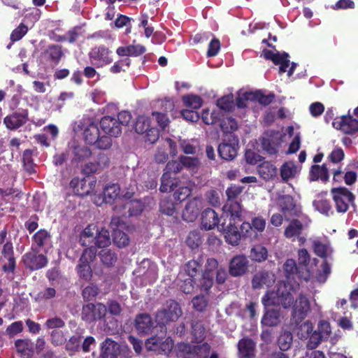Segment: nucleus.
I'll list each match as a JSON object with an SVG mask.
<instances>
[{"label":"nucleus","mask_w":358,"mask_h":358,"mask_svg":"<svg viewBox=\"0 0 358 358\" xmlns=\"http://www.w3.org/2000/svg\"><path fill=\"white\" fill-rule=\"evenodd\" d=\"M293 302L294 297L285 285L283 288H278L276 292H266L262 298L264 308L281 305L284 308H288Z\"/></svg>","instance_id":"f257e3e1"},{"label":"nucleus","mask_w":358,"mask_h":358,"mask_svg":"<svg viewBox=\"0 0 358 358\" xmlns=\"http://www.w3.org/2000/svg\"><path fill=\"white\" fill-rule=\"evenodd\" d=\"M331 194L336 210L338 213H346L350 206L353 208L354 211H356L355 196L348 188L345 187H334L331 189Z\"/></svg>","instance_id":"f03ea898"},{"label":"nucleus","mask_w":358,"mask_h":358,"mask_svg":"<svg viewBox=\"0 0 358 358\" xmlns=\"http://www.w3.org/2000/svg\"><path fill=\"white\" fill-rule=\"evenodd\" d=\"M182 315L179 303L173 299L166 301V307L159 310L155 315L156 322L165 326L171 322H174Z\"/></svg>","instance_id":"7ed1b4c3"},{"label":"nucleus","mask_w":358,"mask_h":358,"mask_svg":"<svg viewBox=\"0 0 358 358\" xmlns=\"http://www.w3.org/2000/svg\"><path fill=\"white\" fill-rule=\"evenodd\" d=\"M113 52L104 45H96L90 49L88 58L90 64L96 68H102L113 62Z\"/></svg>","instance_id":"20e7f679"},{"label":"nucleus","mask_w":358,"mask_h":358,"mask_svg":"<svg viewBox=\"0 0 358 358\" xmlns=\"http://www.w3.org/2000/svg\"><path fill=\"white\" fill-rule=\"evenodd\" d=\"M96 255V249L94 247L85 248L79 259V263L76 266L78 274L80 278L88 281L92 277V270L90 262H93Z\"/></svg>","instance_id":"39448f33"},{"label":"nucleus","mask_w":358,"mask_h":358,"mask_svg":"<svg viewBox=\"0 0 358 358\" xmlns=\"http://www.w3.org/2000/svg\"><path fill=\"white\" fill-rule=\"evenodd\" d=\"M145 345L147 350L153 351L157 355H169L173 349V341L171 337L153 336L146 340Z\"/></svg>","instance_id":"423d86ee"},{"label":"nucleus","mask_w":358,"mask_h":358,"mask_svg":"<svg viewBox=\"0 0 358 358\" xmlns=\"http://www.w3.org/2000/svg\"><path fill=\"white\" fill-rule=\"evenodd\" d=\"M259 141L263 151L268 155H276L282 142L281 135L275 130L266 131Z\"/></svg>","instance_id":"0eeeda50"},{"label":"nucleus","mask_w":358,"mask_h":358,"mask_svg":"<svg viewBox=\"0 0 358 358\" xmlns=\"http://www.w3.org/2000/svg\"><path fill=\"white\" fill-rule=\"evenodd\" d=\"M266 220L262 216H257L252 219L251 222H244L241 225L243 236L249 241L257 239L259 234L262 233L266 227Z\"/></svg>","instance_id":"6e6552de"},{"label":"nucleus","mask_w":358,"mask_h":358,"mask_svg":"<svg viewBox=\"0 0 358 358\" xmlns=\"http://www.w3.org/2000/svg\"><path fill=\"white\" fill-rule=\"evenodd\" d=\"M310 310V305L308 299L304 294H299L295 302H293L292 310V322L299 325L306 317Z\"/></svg>","instance_id":"1a4fd4ad"},{"label":"nucleus","mask_w":358,"mask_h":358,"mask_svg":"<svg viewBox=\"0 0 358 358\" xmlns=\"http://www.w3.org/2000/svg\"><path fill=\"white\" fill-rule=\"evenodd\" d=\"M107 312L106 306L101 303H87L82 308V320L86 322L91 323L105 317Z\"/></svg>","instance_id":"9d476101"},{"label":"nucleus","mask_w":358,"mask_h":358,"mask_svg":"<svg viewBox=\"0 0 358 358\" xmlns=\"http://www.w3.org/2000/svg\"><path fill=\"white\" fill-rule=\"evenodd\" d=\"M40 251L31 248V250L22 256V262L27 268L30 271H36L47 266L48 258L45 255L40 254Z\"/></svg>","instance_id":"9b49d317"},{"label":"nucleus","mask_w":358,"mask_h":358,"mask_svg":"<svg viewBox=\"0 0 358 358\" xmlns=\"http://www.w3.org/2000/svg\"><path fill=\"white\" fill-rule=\"evenodd\" d=\"M210 345L208 343L200 345H191L188 343L181 342L176 345V352L178 357H187L186 355H195L201 356V353L209 354Z\"/></svg>","instance_id":"f8f14e48"},{"label":"nucleus","mask_w":358,"mask_h":358,"mask_svg":"<svg viewBox=\"0 0 358 358\" xmlns=\"http://www.w3.org/2000/svg\"><path fill=\"white\" fill-rule=\"evenodd\" d=\"M332 125L334 128L345 134L353 135L358 132V120L350 114V110L348 115L335 118Z\"/></svg>","instance_id":"ddd939ff"},{"label":"nucleus","mask_w":358,"mask_h":358,"mask_svg":"<svg viewBox=\"0 0 358 358\" xmlns=\"http://www.w3.org/2000/svg\"><path fill=\"white\" fill-rule=\"evenodd\" d=\"M236 224V222L231 220L227 225L225 222H222L220 227H218V230L223 231L226 242L231 245H238L241 238L248 239L243 236L242 229L240 228L238 230Z\"/></svg>","instance_id":"4468645a"},{"label":"nucleus","mask_w":358,"mask_h":358,"mask_svg":"<svg viewBox=\"0 0 358 358\" xmlns=\"http://www.w3.org/2000/svg\"><path fill=\"white\" fill-rule=\"evenodd\" d=\"M250 262L244 255L233 257L229 263V273L231 276L241 277L249 272Z\"/></svg>","instance_id":"2eb2a0df"},{"label":"nucleus","mask_w":358,"mask_h":358,"mask_svg":"<svg viewBox=\"0 0 358 358\" xmlns=\"http://www.w3.org/2000/svg\"><path fill=\"white\" fill-rule=\"evenodd\" d=\"M96 181L90 178H83L80 179L78 177L72 178L70 186L73 192L80 196H85L92 193L95 188Z\"/></svg>","instance_id":"dca6fc26"},{"label":"nucleus","mask_w":358,"mask_h":358,"mask_svg":"<svg viewBox=\"0 0 358 358\" xmlns=\"http://www.w3.org/2000/svg\"><path fill=\"white\" fill-rule=\"evenodd\" d=\"M29 120L28 110L15 111L6 116L3 124L9 130H17L24 126Z\"/></svg>","instance_id":"f3484780"},{"label":"nucleus","mask_w":358,"mask_h":358,"mask_svg":"<svg viewBox=\"0 0 358 358\" xmlns=\"http://www.w3.org/2000/svg\"><path fill=\"white\" fill-rule=\"evenodd\" d=\"M100 127L102 131L112 137H118L122 134V127L120 122L114 117L106 115L100 120Z\"/></svg>","instance_id":"a211bd4d"},{"label":"nucleus","mask_w":358,"mask_h":358,"mask_svg":"<svg viewBox=\"0 0 358 358\" xmlns=\"http://www.w3.org/2000/svg\"><path fill=\"white\" fill-rule=\"evenodd\" d=\"M120 218L113 217L110 222V227L113 230V241L115 245L118 248H122L129 245L130 240L128 235L119 229L120 225Z\"/></svg>","instance_id":"6ab92c4d"},{"label":"nucleus","mask_w":358,"mask_h":358,"mask_svg":"<svg viewBox=\"0 0 358 358\" xmlns=\"http://www.w3.org/2000/svg\"><path fill=\"white\" fill-rule=\"evenodd\" d=\"M238 150V140L235 141L234 138L233 141H223L220 143L217 148V152L222 159L231 161L237 156Z\"/></svg>","instance_id":"aec40b11"},{"label":"nucleus","mask_w":358,"mask_h":358,"mask_svg":"<svg viewBox=\"0 0 358 358\" xmlns=\"http://www.w3.org/2000/svg\"><path fill=\"white\" fill-rule=\"evenodd\" d=\"M222 218L218 217V214L212 208H208L201 213V228L208 231L215 227H220V220Z\"/></svg>","instance_id":"412c9836"},{"label":"nucleus","mask_w":358,"mask_h":358,"mask_svg":"<svg viewBox=\"0 0 358 358\" xmlns=\"http://www.w3.org/2000/svg\"><path fill=\"white\" fill-rule=\"evenodd\" d=\"M154 322L148 313H140L135 318V328L139 335H147L152 333Z\"/></svg>","instance_id":"4be33fe9"},{"label":"nucleus","mask_w":358,"mask_h":358,"mask_svg":"<svg viewBox=\"0 0 358 358\" xmlns=\"http://www.w3.org/2000/svg\"><path fill=\"white\" fill-rule=\"evenodd\" d=\"M238 358H255L256 343L249 337H243L237 344Z\"/></svg>","instance_id":"5701e85b"},{"label":"nucleus","mask_w":358,"mask_h":358,"mask_svg":"<svg viewBox=\"0 0 358 358\" xmlns=\"http://www.w3.org/2000/svg\"><path fill=\"white\" fill-rule=\"evenodd\" d=\"M201 201L194 197L189 200L182 213V219L187 222H194L198 217L201 210Z\"/></svg>","instance_id":"b1692460"},{"label":"nucleus","mask_w":358,"mask_h":358,"mask_svg":"<svg viewBox=\"0 0 358 358\" xmlns=\"http://www.w3.org/2000/svg\"><path fill=\"white\" fill-rule=\"evenodd\" d=\"M162 106L164 107V110L163 112L153 111L152 115L155 118L158 126L164 130L169 123L167 113L173 110L174 104L170 100H165L162 102Z\"/></svg>","instance_id":"393cba45"},{"label":"nucleus","mask_w":358,"mask_h":358,"mask_svg":"<svg viewBox=\"0 0 358 358\" xmlns=\"http://www.w3.org/2000/svg\"><path fill=\"white\" fill-rule=\"evenodd\" d=\"M120 354V345L110 338H107L101 346V358H117Z\"/></svg>","instance_id":"a878e982"},{"label":"nucleus","mask_w":358,"mask_h":358,"mask_svg":"<svg viewBox=\"0 0 358 358\" xmlns=\"http://www.w3.org/2000/svg\"><path fill=\"white\" fill-rule=\"evenodd\" d=\"M51 238L52 236L49 231L45 229H41L33 235L31 248L41 250L50 243Z\"/></svg>","instance_id":"bb28decb"},{"label":"nucleus","mask_w":358,"mask_h":358,"mask_svg":"<svg viewBox=\"0 0 358 358\" xmlns=\"http://www.w3.org/2000/svg\"><path fill=\"white\" fill-rule=\"evenodd\" d=\"M301 327L306 330L307 336L311 334L307 343V348L310 350L315 349L320 344L323 335L317 331L313 332V327L310 321L305 322Z\"/></svg>","instance_id":"cd10ccee"},{"label":"nucleus","mask_w":358,"mask_h":358,"mask_svg":"<svg viewBox=\"0 0 358 358\" xmlns=\"http://www.w3.org/2000/svg\"><path fill=\"white\" fill-rule=\"evenodd\" d=\"M223 210L230 216L229 221L237 222L242 220V208L239 202L236 201H227L223 206Z\"/></svg>","instance_id":"c85d7f7f"},{"label":"nucleus","mask_w":358,"mask_h":358,"mask_svg":"<svg viewBox=\"0 0 358 358\" xmlns=\"http://www.w3.org/2000/svg\"><path fill=\"white\" fill-rule=\"evenodd\" d=\"M15 346L21 358H32L34 353V343L29 339H17Z\"/></svg>","instance_id":"c756f323"},{"label":"nucleus","mask_w":358,"mask_h":358,"mask_svg":"<svg viewBox=\"0 0 358 358\" xmlns=\"http://www.w3.org/2000/svg\"><path fill=\"white\" fill-rule=\"evenodd\" d=\"M46 59L55 65H57L64 56L62 46L56 44H52L48 46L43 52Z\"/></svg>","instance_id":"7c9ffc66"},{"label":"nucleus","mask_w":358,"mask_h":358,"mask_svg":"<svg viewBox=\"0 0 358 358\" xmlns=\"http://www.w3.org/2000/svg\"><path fill=\"white\" fill-rule=\"evenodd\" d=\"M99 135L98 124L94 122H90L84 127L83 137L86 143L93 145L94 143H96Z\"/></svg>","instance_id":"2f4dec72"},{"label":"nucleus","mask_w":358,"mask_h":358,"mask_svg":"<svg viewBox=\"0 0 358 358\" xmlns=\"http://www.w3.org/2000/svg\"><path fill=\"white\" fill-rule=\"evenodd\" d=\"M257 171L262 178L268 181L277 176L278 169L273 164L266 161L258 166Z\"/></svg>","instance_id":"473e14b6"},{"label":"nucleus","mask_w":358,"mask_h":358,"mask_svg":"<svg viewBox=\"0 0 358 358\" xmlns=\"http://www.w3.org/2000/svg\"><path fill=\"white\" fill-rule=\"evenodd\" d=\"M145 50V48L142 45H129L119 47L116 50V53L120 57H138L143 55Z\"/></svg>","instance_id":"72a5a7b5"},{"label":"nucleus","mask_w":358,"mask_h":358,"mask_svg":"<svg viewBox=\"0 0 358 358\" xmlns=\"http://www.w3.org/2000/svg\"><path fill=\"white\" fill-rule=\"evenodd\" d=\"M281 313L280 310L269 309L265 311L261 323L266 327H276L280 323Z\"/></svg>","instance_id":"f704fd0d"},{"label":"nucleus","mask_w":358,"mask_h":358,"mask_svg":"<svg viewBox=\"0 0 358 358\" xmlns=\"http://www.w3.org/2000/svg\"><path fill=\"white\" fill-rule=\"evenodd\" d=\"M179 182L178 178L164 172L161 178L159 190L162 192H170L178 186Z\"/></svg>","instance_id":"c9c22d12"},{"label":"nucleus","mask_w":358,"mask_h":358,"mask_svg":"<svg viewBox=\"0 0 358 358\" xmlns=\"http://www.w3.org/2000/svg\"><path fill=\"white\" fill-rule=\"evenodd\" d=\"M178 286L183 293L192 294L197 286L196 278L180 273L178 277Z\"/></svg>","instance_id":"e433bc0d"},{"label":"nucleus","mask_w":358,"mask_h":358,"mask_svg":"<svg viewBox=\"0 0 358 358\" xmlns=\"http://www.w3.org/2000/svg\"><path fill=\"white\" fill-rule=\"evenodd\" d=\"M309 177L311 181H317L320 179L323 182H327L329 180V171L326 164L313 165L310 170Z\"/></svg>","instance_id":"4c0bfd02"},{"label":"nucleus","mask_w":358,"mask_h":358,"mask_svg":"<svg viewBox=\"0 0 358 358\" xmlns=\"http://www.w3.org/2000/svg\"><path fill=\"white\" fill-rule=\"evenodd\" d=\"M279 206L285 215H296V203L292 196L287 194L280 196L279 198Z\"/></svg>","instance_id":"58836bf2"},{"label":"nucleus","mask_w":358,"mask_h":358,"mask_svg":"<svg viewBox=\"0 0 358 358\" xmlns=\"http://www.w3.org/2000/svg\"><path fill=\"white\" fill-rule=\"evenodd\" d=\"M98 256L101 263L107 267L113 266L117 260V253L108 248L101 249L99 252Z\"/></svg>","instance_id":"ea45409f"},{"label":"nucleus","mask_w":358,"mask_h":358,"mask_svg":"<svg viewBox=\"0 0 358 358\" xmlns=\"http://www.w3.org/2000/svg\"><path fill=\"white\" fill-rule=\"evenodd\" d=\"M271 282L270 274L266 271H261L255 273L251 281L252 287L254 289H259L264 285H269Z\"/></svg>","instance_id":"a19ab883"},{"label":"nucleus","mask_w":358,"mask_h":358,"mask_svg":"<svg viewBox=\"0 0 358 358\" xmlns=\"http://www.w3.org/2000/svg\"><path fill=\"white\" fill-rule=\"evenodd\" d=\"M268 250L262 245L253 246L250 250V257L255 262L262 263L268 258Z\"/></svg>","instance_id":"79ce46f5"},{"label":"nucleus","mask_w":358,"mask_h":358,"mask_svg":"<svg viewBox=\"0 0 358 358\" xmlns=\"http://www.w3.org/2000/svg\"><path fill=\"white\" fill-rule=\"evenodd\" d=\"M303 228V224L300 220L296 219L292 220L285 228L284 235L287 238L299 236L302 233Z\"/></svg>","instance_id":"37998d69"},{"label":"nucleus","mask_w":358,"mask_h":358,"mask_svg":"<svg viewBox=\"0 0 358 358\" xmlns=\"http://www.w3.org/2000/svg\"><path fill=\"white\" fill-rule=\"evenodd\" d=\"M120 187L118 184L106 186L103 189V200L106 203H112L120 196Z\"/></svg>","instance_id":"c03bdc74"},{"label":"nucleus","mask_w":358,"mask_h":358,"mask_svg":"<svg viewBox=\"0 0 358 358\" xmlns=\"http://www.w3.org/2000/svg\"><path fill=\"white\" fill-rule=\"evenodd\" d=\"M111 243L110 235L108 230L102 228L100 231H96L95 236V245L100 248H106Z\"/></svg>","instance_id":"a18cd8bd"},{"label":"nucleus","mask_w":358,"mask_h":358,"mask_svg":"<svg viewBox=\"0 0 358 358\" xmlns=\"http://www.w3.org/2000/svg\"><path fill=\"white\" fill-rule=\"evenodd\" d=\"M201 117L203 122L208 125L215 124L221 121V113L219 110H214L210 112L208 108L204 109Z\"/></svg>","instance_id":"49530a36"},{"label":"nucleus","mask_w":358,"mask_h":358,"mask_svg":"<svg viewBox=\"0 0 358 358\" xmlns=\"http://www.w3.org/2000/svg\"><path fill=\"white\" fill-rule=\"evenodd\" d=\"M123 207L128 210V215L132 217L140 215L143 210L144 206L139 200H131L126 201Z\"/></svg>","instance_id":"de8ad7c7"},{"label":"nucleus","mask_w":358,"mask_h":358,"mask_svg":"<svg viewBox=\"0 0 358 358\" xmlns=\"http://www.w3.org/2000/svg\"><path fill=\"white\" fill-rule=\"evenodd\" d=\"M201 268V262L199 259H192L185 264V275L191 278H196V276L199 274V271Z\"/></svg>","instance_id":"09e8293b"},{"label":"nucleus","mask_w":358,"mask_h":358,"mask_svg":"<svg viewBox=\"0 0 358 358\" xmlns=\"http://www.w3.org/2000/svg\"><path fill=\"white\" fill-rule=\"evenodd\" d=\"M313 205L317 211L326 216H329V215L334 213L331 203L327 199L315 200Z\"/></svg>","instance_id":"8fccbe9b"},{"label":"nucleus","mask_w":358,"mask_h":358,"mask_svg":"<svg viewBox=\"0 0 358 358\" xmlns=\"http://www.w3.org/2000/svg\"><path fill=\"white\" fill-rule=\"evenodd\" d=\"M182 102L187 108L197 110L201 107L203 100L198 95L189 94L182 96Z\"/></svg>","instance_id":"3c124183"},{"label":"nucleus","mask_w":358,"mask_h":358,"mask_svg":"<svg viewBox=\"0 0 358 358\" xmlns=\"http://www.w3.org/2000/svg\"><path fill=\"white\" fill-rule=\"evenodd\" d=\"M192 334L196 340L202 341L205 337L206 329L202 321L194 319L192 321Z\"/></svg>","instance_id":"603ef678"},{"label":"nucleus","mask_w":358,"mask_h":358,"mask_svg":"<svg viewBox=\"0 0 358 358\" xmlns=\"http://www.w3.org/2000/svg\"><path fill=\"white\" fill-rule=\"evenodd\" d=\"M150 127V119L145 115H139L136 121L134 129L136 133L143 134Z\"/></svg>","instance_id":"864d4df0"},{"label":"nucleus","mask_w":358,"mask_h":358,"mask_svg":"<svg viewBox=\"0 0 358 358\" xmlns=\"http://www.w3.org/2000/svg\"><path fill=\"white\" fill-rule=\"evenodd\" d=\"M82 338L83 337L78 334L71 336L66 343V350L71 352H79L81 349Z\"/></svg>","instance_id":"5fc2aeb1"},{"label":"nucleus","mask_w":358,"mask_h":358,"mask_svg":"<svg viewBox=\"0 0 358 358\" xmlns=\"http://www.w3.org/2000/svg\"><path fill=\"white\" fill-rule=\"evenodd\" d=\"M293 336L291 332L285 331L282 333L278 339V344L281 351L289 350L292 344Z\"/></svg>","instance_id":"6e6d98bb"},{"label":"nucleus","mask_w":358,"mask_h":358,"mask_svg":"<svg viewBox=\"0 0 358 358\" xmlns=\"http://www.w3.org/2000/svg\"><path fill=\"white\" fill-rule=\"evenodd\" d=\"M23 166L27 172L32 173L35 172L34 164L33 159V151L30 149H27L22 154Z\"/></svg>","instance_id":"4d7b16f0"},{"label":"nucleus","mask_w":358,"mask_h":358,"mask_svg":"<svg viewBox=\"0 0 358 358\" xmlns=\"http://www.w3.org/2000/svg\"><path fill=\"white\" fill-rule=\"evenodd\" d=\"M220 127L224 133H231L238 128L237 122L231 117L221 120Z\"/></svg>","instance_id":"13d9d810"},{"label":"nucleus","mask_w":358,"mask_h":358,"mask_svg":"<svg viewBox=\"0 0 358 358\" xmlns=\"http://www.w3.org/2000/svg\"><path fill=\"white\" fill-rule=\"evenodd\" d=\"M202 243L201 235L199 230L189 231L187 239V245L192 249L197 248Z\"/></svg>","instance_id":"bf43d9fd"},{"label":"nucleus","mask_w":358,"mask_h":358,"mask_svg":"<svg viewBox=\"0 0 358 358\" xmlns=\"http://www.w3.org/2000/svg\"><path fill=\"white\" fill-rule=\"evenodd\" d=\"M296 169L294 164L288 162L284 163L280 167V176L284 182H287L294 177Z\"/></svg>","instance_id":"052dcab7"},{"label":"nucleus","mask_w":358,"mask_h":358,"mask_svg":"<svg viewBox=\"0 0 358 358\" xmlns=\"http://www.w3.org/2000/svg\"><path fill=\"white\" fill-rule=\"evenodd\" d=\"M75 161L80 162L92 155L91 150L86 146H76L73 149Z\"/></svg>","instance_id":"680f3d73"},{"label":"nucleus","mask_w":358,"mask_h":358,"mask_svg":"<svg viewBox=\"0 0 358 358\" xmlns=\"http://www.w3.org/2000/svg\"><path fill=\"white\" fill-rule=\"evenodd\" d=\"M10 196L13 197V200L15 199H20L22 198V193L21 191L17 188H14L13 186L6 189L0 188V196L3 201L7 203L6 198Z\"/></svg>","instance_id":"e2e57ef3"},{"label":"nucleus","mask_w":358,"mask_h":358,"mask_svg":"<svg viewBox=\"0 0 358 358\" xmlns=\"http://www.w3.org/2000/svg\"><path fill=\"white\" fill-rule=\"evenodd\" d=\"M131 64V59L129 58H124L115 62L114 64L110 68V72L114 74L119 73L122 71H126Z\"/></svg>","instance_id":"0e129e2a"},{"label":"nucleus","mask_w":358,"mask_h":358,"mask_svg":"<svg viewBox=\"0 0 358 358\" xmlns=\"http://www.w3.org/2000/svg\"><path fill=\"white\" fill-rule=\"evenodd\" d=\"M160 212L162 214L172 216L176 212L175 203L170 199H164L159 203Z\"/></svg>","instance_id":"69168bd1"},{"label":"nucleus","mask_w":358,"mask_h":358,"mask_svg":"<svg viewBox=\"0 0 358 358\" xmlns=\"http://www.w3.org/2000/svg\"><path fill=\"white\" fill-rule=\"evenodd\" d=\"M298 264L293 259H288L283 265L284 272L287 278H294L297 271Z\"/></svg>","instance_id":"338daca9"},{"label":"nucleus","mask_w":358,"mask_h":358,"mask_svg":"<svg viewBox=\"0 0 358 358\" xmlns=\"http://www.w3.org/2000/svg\"><path fill=\"white\" fill-rule=\"evenodd\" d=\"M217 106L222 110L227 111L231 110L234 106L233 96L227 95L217 99Z\"/></svg>","instance_id":"774afa93"}]
</instances>
